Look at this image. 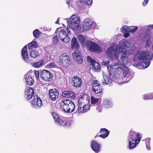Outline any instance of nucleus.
I'll use <instances>...</instances> for the list:
<instances>
[{"mask_svg":"<svg viewBox=\"0 0 153 153\" xmlns=\"http://www.w3.org/2000/svg\"><path fill=\"white\" fill-rule=\"evenodd\" d=\"M59 19H60V18H59V17L57 19V21H58L59 22Z\"/></svg>","mask_w":153,"mask_h":153,"instance_id":"obj_55","label":"nucleus"},{"mask_svg":"<svg viewBox=\"0 0 153 153\" xmlns=\"http://www.w3.org/2000/svg\"><path fill=\"white\" fill-rule=\"evenodd\" d=\"M67 31L68 33H69V34L70 33V30L68 29V27H67Z\"/></svg>","mask_w":153,"mask_h":153,"instance_id":"obj_52","label":"nucleus"},{"mask_svg":"<svg viewBox=\"0 0 153 153\" xmlns=\"http://www.w3.org/2000/svg\"><path fill=\"white\" fill-rule=\"evenodd\" d=\"M109 61L108 60H103L102 62V65H106L109 63Z\"/></svg>","mask_w":153,"mask_h":153,"instance_id":"obj_45","label":"nucleus"},{"mask_svg":"<svg viewBox=\"0 0 153 153\" xmlns=\"http://www.w3.org/2000/svg\"><path fill=\"white\" fill-rule=\"evenodd\" d=\"M41 33V32L39 31L37 29H36L33 32V35L36 38H38Z\"/></svg>","mask_w":153,"mask_h":153,"instance_id":"obj_34","label":"nucleus"},{"mask_svg":"<svg viewBox=\"0 0 153 153\" xmlns=\"http://www.w3.org/2000/svg\"><path fill=\"white\" fill-rule=\"evenodd\" d=\"M71 0H66L67 3L69 5V6H72V4L71 3Z\"/></svg>","mask_w":153,"mask_h":153,"instance_id":"obj_47","label":"nucleus"},{"mask_svg":"<svg viewBox=\"0 0 153 153\" xmlns=\"http://www.w3.org/2000/svg\"><path fill=\"white\" fill-rule=\"evenodd\" d=\"M92 0H79L77 2V5L80 7L82 5L83 3H85L89 5L92 3Z\"/></svg>","mask_w":153,"mask_h":153,"instance_id":"obj_25","label":"nucleus"},{"mask_svg":"<svg viewBox=\"0 0 153 153\" xmlns=\"http://www.w3.org/2000/svg\"><path fill=\"white\" fill-rule=\"evenodd\" d=\"M40 77L45 81H50L53 77V74L48 71L44 70L41 72Z\"/></svg>","mask_w":153,"mask_h":153,"instance_id":"obj_10","label":"nucleus"},{"mask_svg":"<svg viewBox=\"0 0 153 153\" xmlns=\"http://www.w3.org/2000/svg\"><path fill=\"white\" fill-rule=\"evenodd\" d=\"M49 96L52 100H55L58 98L59 93L57 90L55 89H51L49 91Z\"/></svg>","mask_w":153,"mask_h":153,"instance_id":"obj_19","label":"nucleus"},{"mask_svg":"<svg viewBox=\"0 0 153 153\" xmlns=\"http://www.w3.org/2000/svg\"><path fill=\"white\" fill-rule=\"evenodd\" d=\"M89 97L85 94L81 95L79 98L78 101L79 104L85 105H89Z\"/></svg>","mask_w":153,"mask_h":153,"instance_id":"obj_11","label":"nucleus"},{"mask_svg":"<svg viewBox=\"0 0 153 153\" xmlns=\"http://www.w3.org/2000/svg\"><path fill=\"white\" fill-rule=\"evenodd\" d=\"M100 86L99 84L98 83V82L97 80H94L92 84V88L94 87H97Z\"/></svg>","mask_w":153,"mask_h":153,"instance_id":"obj_40","label":"nucleus"},{"mask_svg":"<svg viewBox=\"0 0 153 153\" xmlns=\"http://www.w3.org/2000/svg\"><path fill=\"white\" fill-rule=\"evenodd\" d=\"M148 95H150V98H149V99H153V93H149L148 94Z\"/></svg>","mask_w":153,"mask_h":153,"instance_id":"obj_50","label":"nucleus"},{"mask_svg":"<svg viewBox=\"0 0 153 153\" xmlns=\"http://www.w3.org/2000/svg\"><path fill=\"white\" fill-rule=\"evenodd\" d=\"M129 34L128 33H125L123 34V36L124 37L127 38L129 36Z\"/></svg>","mask_w":153,"mask_h":153,"instance_id":"obj_49","label":"nucleus"},{"mask_svg":"<svg viewBox=\"0 0 153 153\" xmlns=\"http://www.w3.org/2000/svg\"><path fill=\"white\" fill-rule=\"evenodd\" d=\"M91 147L94 151L96 153H98L100 150L101 145L95 140H93L91 142Z\"/></svg>","mask_w":153,"mask_h":153,"instance_id":"obj_20","label":"nucleus"},{"mask_svg":"<svg viewBox=\"0 0 153 153\" xmlns=\"http://www.w3.org/2000/svg\"><path fill=\"white\" fill-rule=\"evenodd\" d=\"M138 27L136 26H132L129 27V32H135L137 29Z\"/></svg>","mask_w":153,"mask_h":153,"instance_id":"obj_37","label":"nucleus"},{"mask_svg":"<svg viewBox=\"0 0 153 153\" xmlns=\"http://www.w3.org/2000/svg\"><path fill=\"white\" fill-rule=\"evenodd\" d=\"M58 42V38L57 36H54L53 39V43L56 44Z\"/></svg>","mask_w":153,"mask_h":153,"instance_id":"obj_41","label":"nucleus"},{"mask_svg":"<svg viewBox=\"0 0 153 153\" xmlns=\"http://www.w3.org/2000/svg\"><path fill=\"white\" fill-rule=\"evenodd\" d=\"M86 47L89 51L96 53H100L102 51V48L95 42L90 40L87 41Z\"/></svg>","mask_w":153,"mask_h":153,"instance_id":"obj_7","label":"nucleus"},{"mask_svg":"<svg viewBox=\"0 0 153 153\" xmlns=\"http://www.w3.org/2000/svg\"><path fill=\"white\" fill-rule=\"evenodd\" d=\"M44 61L43 59L40 60L39 62H34L32 64V66L36 68H39L42 66L44 64Z\"/></svg>","mask_w":153,"mask_h":153,"instance_id":"obj_28","label":"nucleus"},{"mask_svg":"<svg viewBox=\"0 0 153 153\" xmlns=\"http://www.w3.org/2000/svg\"><path fill=\"white\" fill-rule=\"evenodd\" d=\"M34 74L36 78L38 79L39 78V71H34Z\"/></svg>","mask_w":153,"mask_h":153,"instance_id":"obj_42","label":"nucleus"},{"mask_svg":"<svg viewBox=\"0 0 153 153\" xmlns=\"http://www.w3.org/2000/svg\"><path fill=\"white\" fill-rule=\"evenodd\" d=\"M121 30L122 32L123 33H124L126 32H129V27L126 26H123L121 28Z\"/></svg>","mask_w":153,"mask_h":153,"instance_id":"obj_35","label":"nucleus"},{"mask_svg":"<svg viewBox=\"0 0 153 153\" xmlns=\"http://www.w3.org/2000/svg\"><path fill=\"white\" fill-rule=\"evenodd\" d=\"M62 97L66 98L74 99L75 97L74 93L71 91H64L62 93Z\"/></svg>","mask_w":153,"mask_h":153,"instance_id":"obj_21","label":"nucleus"},{"mask_svg":"<svg viewBox=\"0 0 153 153\" xmlns=\"http://www.w3.org/2000/svg\"><path fill=\"white\" fill-rule=\"evenodd\" d=\"M149 0H144L143 3V6H145L148 3Z\"/></svg>","mask_w":153,"mask_h":153,"instance_id":"obj_46","label":"nucleus"},{"mask_svg":"<svg viewBox=\"0 0 153 153\" xmlns=\"http://www.w3.org/2000/svg\"><path fill=\"white\" fill-rule=\"evenodd\" d=\"M79 45L76 37L73 38L71 42V48L73 49L78 50L79 48Z\"/></svg>","mask_w":153,"mask_h":153,"instance_id":"obj_23","label":"nucleus"},{"mask_svg":"<svg viewBox=\"0 0 153 153\" xmlns=\"http://www.w3.org/2000/svg\"><path fill=\"white\" fill-rule=\"evenodd\" d=\"M150 138H147L144 140H143V141H145L146 142V145H150Z\"/></svg>","mask_w":153,"mask_h":153,"instance_id":"obj_43","label":"nucleus"},{"mask_svg":"<svg viewBox=\"0 0 153 153\" xmlns=\"http://www.w3.org/2000/svg\"><path fill=\"white\" fill-rule=\"evenodd\" d=\"M102 104H99L96 107V110L99 112H101L102 110Z\"/></svg>","mask_w":153,"mask_h":153,"instance_id":"obj_38","label":"nucleus"},{"mask_svg":"<svg viewBox=\"0 0 153 153\" xmlns=\"http://www.w3.org/2000/svg\"><path fill=\"white\" fill-rule=\"evenodd\" d=\"M146 148L147 149L149 150H150L151 149V147L150 146V145H146Z\"/></svg>","mask_w":153,"mask_h":153,"instance_id":"obj_51","label":"nucleus"},{"mask_svg":"<svg viewBox=\"0 0 153 153\" xmlns=\"http://www.w3.org/2000/svg\"><path fill=\"white\" fill-rule=\"evenodd\" d=\"M57 65L55 63L52 62L48 64L45 66V68H56Z\"/></svg>","mask_w":153,"mask_h":153,"instance_id":"obj_33","label":"nucleus"},{"mask_svg":"<svg viewBox=\"0 0 153 153\" xmlns=\"http://www.w3.org/2000/svg\"><path fill=\"white\" fill-rule=\"evenodd\" d=\"M25 91V97L28 100L30 99L34 95V91L32 88H26Z\"/></svg>","mask_w":153,"mask_h":153,"instance_id":"obj_17","label":"nucleus"},{"mask_svg":"<svg viewBox=\"0 0 153 153\" xmlns=\"http://www.w3.org/2000/svg\"><path fill=\"white\" fill-rule=\"evenodd\" d=\"M78 108L77 110L76 111V113L79 114L81 113L85 112L87 111L90 109V105H85L78 104Z\"/></svg>","mask_w":153,"mask_h":153,"instance_id":"obj_18","label":"nucleus"},{"mask_svg":"<svg viewBox=\"0 0 153 153\" xmlns=\"http://www.w3.org/2000/svg\"><path fill=\"white\" fill-rule=\"evenodd\" d=\"M152 27L153 28V25H151V27Z\"/></svg>","mask_w":153,"mask_h":153,"instance_id":"obj_56","label":"nucleus"},{"mask_svg":"<svg viewBox=\"0 0 153 153\" xmlns=\"http://www.w3.org/2000/svg\"><path fill=\"white\" fill-rule=\"evenodd\" d=\"M60 28H58V29H57L56 30V31H55V32L56 33V32H58V30Z\"/></svg>","mask_w":153,"mask_h":153,"instance_id":"obj_53","label":"nucleus"},{"mask_svg":"<svg viewBox=\"0 0 153 153\" xmlns=\"http://www.w3.org/2000/svg\"><path fill=\"white\" fill-rule=\"evenodd\" d=\"M79 40L80 41L81 43L82 44L83 46H86L87 41L85 40V39L84 37L81 34H79L78 36Z\"/></svg>","mask_w":153,"mask_h":153,"instance_id":"obj_27","label":"nucleus"},{"mask_svg":"<svg viewBox=\"0 0 153 153\" xmlns=\"http://www.w3.org/2000/svg\"><path fill=\"white\" fill-rule=\"evenodd\" d=\"M121 79V80H118L117 81L118 82V83L120 84H122L123 83H124L126 82H127V81H123V82H121L120 81H122V80L123 79Z\"/></svg>","mask_w":153,"mask_h":153,"instance_id":"obj_48","label":"nucleus"},{"mask_svg":"<svg viewBox=\"0 0 153 153\" xmlns=\"http://www.w3.org/2000/svg\"><path fill=\"white\" fill-rule=\"evenodd\" d=\"M72 56L77 63L81 64L82 62L83 59L79 50H76L73 53Z\"/></svg>","mask_w":153,"mask_h":153,"instance_id":"obj_16","label":"nucleus"},{"mask_svg":"<svg viewBox=\"0 0 153 153\" xmlns=\"http://www.w3.org/2000/svg\"><path fill=\"white\" fill-rule=\"evenodd\" d=\"M52 114L56 123L57 125L68 126L72 123L71 121L68 119L63 118L60 119L59 116L55 112H52Z\"/></svg>","mask_w":153,"mask_h":153,"instance_id":"obj_6","label":"nucleus"},{"mask_svg":"<svg viewBox=\"0 0 153 153\" xmlns=\"http://www.w3.org/2000/svg\"><path fill=\"white\" fill-rule=\"evenodd\" d=\"M39 55V52L36 50L31 51L30 52V56L31 57L35 58Z\"/></svg>","mask_w":153,"mask_h":153,"instance_id":"obj_30","label":"nucleus"},{"mask_svg":"<svg viewBox=\"0 0 153 153\" xmlns=\"http://www.w3.org/2000/svg\"><path fill=\"white\" fill-rule=\"evenodd\" d=\"M153 56L152 53L147 50L143 51L137 53L134 56L133 58V60L134 62H137L138 61H142V63H140L138 64H137L134 66H142L143 68H147L150 65V62L149 61H144L146 60H150L152 59Z\"/></svg>","mask_w":153,"mask_h":153,"instance_id":"obj_2","label":"nucleus"},{"mask_svg":"<svg viewBox=\"0 0 153 153\" xmlns=\"http://www.w3.org/2000/svg\"><path fill=\"white\" fill-rule=\"evenodd\" d=\"M100 133L101 134L99 136L104 138L108 136L109 134V131L105 128H102L100 130Z\"/></svg>","mask_w":153,"mask_h":153,"instance_id":"obj_24","label":"nucleus"},{"mask_svg":"<svg viewBox=\"0 0 153 153\" xmlns=\"http://www.w3.org/2000/svg\"><path fill=\"white\" fill-rule=\"evenodd\" d=\"M150 95H148V94H144L143 95V98L144 100L149 99V98H150Z\"/></svg>","mask_w":153,"mask_h":153,"instance_id":"obj_44","label":"nucleus"},{"mask_svg":"<svg viewBox=\"0 0 153 153\" xmlns=\"http://www.w3.org/2000/svg\"><path fill=\"white\" fill-rule=\"evenodd\" d=\"M68 26L73 30L79 31L80 26V18L76 15H72L69 19H67Z\"/></svg>","mask_w":153,"mask_h":153,"instance_id":"obj_4","label":"nucleus"},{"mask_svg":"<svg viewBox=\"0 0 153 153\" xmlns=\"http://www.w3.org/2000/svg\"><path fill=\"white\" fill-rule=\"evenodd\" d=\"M38 47V44L36 41H33L28 44V48L31 49L33 48H35Z\"/></svg>","mask_w":153,"mask_h":153,"instance_id":"obj_31","label":"nucleus"},{"mask_svg":"<svg viewBox=\"0 0 153 153\" xmlns=\"http://www.w3.org/2000/svg\"><path fill=\"white\" fill-rule=\"evenodd\" d=\"M141 139V134L139 133L131 131L129 133L128 138V148L130 149L135 148Z\"/></svg>","mask_w":153,"mask_h":153,"instance_id":"obj_3","label":"nucleus"},{"mask_svg":"<svg viewBox=\"0 0 153 153\" xmlns=\"http://www.w3.org/2000/svg\"><path fill=\"white\" fill-rule=\"evenodd\" d=\"M82 82L81 78L77 76H74L71 79V83L74 87L76 88L80 86Z\"/></svg>","mask_w":153,"mask_h":153,"instance_id":"obj_15","label":"nucleus"},{"mask_svg":"<svg viewBox=\"0 0 153 153\" xmlns=\"http://www.w3.org/2000/svg\"><path fill=\"white\" fill-rule=\"evenodd\" d=\"M61 108L67 113H71L75 110V106L74 103L69 100H63L61 103Z\"/></svg>","mask_w":153,"mask_h":153,"instance_id":"obj_5","label":"nucleus"},{"mask_svg":"<svg viewBox=\"0 0 153 153\" xmlns=\"http://www.w3.org/2000/svg\"><path fill=\"white\" fill-rule=\"evenodd\" d=\"M88 60L90 61L92 66V68L96 71H100V69L101 66L98 62L94 61V60L91 58L90 56L87 57Z\"/></svg>","mask_w":153,"mask_h":153,"instance_id":"obj_14","label":"nucleus"},{"mask_svg":"<svg viewBox=\"0 0 153 153\" xmlns=\"http://www.w3.org/2000/svg\"><path fill=\"white\" fill-rule=\"evenodd\" d=\"M58 23H59V22L57 21L55 22V23L56 24H58Z\"/></svg>","mask_w":153,"mask_h":153,"instance_id":"obj_54","label":"nucleus"},{"mask_svg":"<svg viewBox=\"0 0 153 153\" xmlns=\"http://www.w3.org/2000/svg\"><path fill=\"white\" fill-rule=\"evenodd\" d=\"M99 100V99L96 98L94 97H91V100L92 104H94L97 103Z\"/></svg>","mask_w":153,"mask_h":153,"instance_id":"obj_36","label":"nucleus"},{"mask_svg":"<svg viewBox=\"0 0 153 153\" xmlns=\"http://www.w3.org/2000/svg\"><path fill=\"white\" fill-rule=\"evenodd\" d=\"M27 49V46H25L22 50L21 56L25 62L27 63H30L31 62V60L29 57Z\"/></svg>","mask_w":153,"mask_h":153,"instance_id":"obj_12","label":"nucleus"},{"mask_svg":"<svg viewBox=\"0 0 153 153\" xmlns=\"http://www.w3.org/2000/svg\"><path fill=\"white\" fill-rule=\"evenodd\" d=\"M60 62L64 66L68 65L70 62V59L69 56L65 53L60 54L59 57Z\"/></svg>","mask_w":153,"mask_h":153,"instance_id":"obj_9","label":"nucleus"},{"mask_svg":"<svg viewBox=\"0 0 153 153\" xmlns=\"http://www.w3.org/2000/svg\"><path fill=\"white\" fill-rule=\"evenodd\" d=\"M58 35L59 37L61 40L63 39L67 36L65 30L63 29L60 30L59 33Z\"/></svg>","mask_w":153,"mask_h":153,"instance_id":"obj_29","label":"nucleus"},{"mask_svg":"<svg viewBox=\"0 0 153 153\" xmlns=\"http://www.w3.org/2000/svg\"><path fill=\"white\" fill-rule=\"evenodd\" d=\"M92 89L95 94L101 93L102 91V88L100 85L92 88Z\"/></svg>","mask_w":153,"mask_h":153,"instance_id":"obj_32","label":"nucleus"},{"mask_svg":"<svg viewBox=\"0 0 153 153\" xmlns=\"http://www.w3.org/2000/svg\"><path fill=\"white\" fill-rule=\"evenodd\" d=\"M135 48L133 44L127 40H124L120 42L117 47L113 46L109 47L106 53L108 57L112 60L117 59V62L113 63L107 66V69L110 72V75L108 76L103 75L104 81L103 85L111 83L113 80L111 76V73H119L122 71L124 78H128L130 75L129 69L125 65L128 60L129 54H132Z\"/></svg>","mask_w":153,"mask_h":153,"instance_id":"obj_1","label":"nucleus"},{"mask_svg":"<svg viewBox=\"0 0 153 153\" xmlns=\"http://www.w3.org/2000/svg\"><path fill=\"white\" fill-rule=\"evenodd\" d=\"M61 40L64 42L67 43L70 41V39L68 37L66 36L64 37V38H63V39H62Z\"/></svg>","mask_w":153,"mask_h":153,"instance_id":"obj_39","label":"nucleus"},{"mask_svg":"<svg viewBox=\"0 0 153 153\" xmlns=\"http://www.w3.org/2000/svg\"><path fill=\"white\" fill-rule=\"evenodd\" d=\"M31 103L33 107L38 108L41 106L42 101L40 98L38 97V96L35 95L33 100L31 101Z\"/></svg>","mask_w":153,"mask_h":153,"instance_id":"obj_13","label":"nucleus"},{"mask_svg":"<svg viewBox=\"0 0 153 153\" xmlns=\"http://www.w3.org/2000/svg\"><path fill=\"white\" fill-rule=\"evenodd\" d=\"M103 104L106 108H110L112 106V103L111 101L108 99H105L104 100Z\"/></svg>","mask_w":153,"mask_h":153,"instance_id":"obj_26","label":"nucleus"},{"mask_svg":"<svg viewBox=\"0 0 153 153\" xmlns=\"http://www.w3.org/2000/svg\"><path fill=\"white\" fill-rule=\"evenodd\" d=\"M94 22L90 19H85L82 22L83 26H80L79 29L80 32H84V31H88L91 29Z\"/></svg>","mask_w":153,"mask_h":153,"instance_id":"obj_8","label":"nucleus"},{"mask_svg":"<svg viewBox=\"0 0 153 153\" xmlns=\"http://www.w3.org/2000/svg\"><path fill=\"white\" fill-rule=\"evenodd\" d=\"M25 80L27 84L31 86L34 83V80L32 77L28 74L25 75Z\"/></svg>","mask_w":153,"mask_h":153,"instance_id":"obj_22","label":"nucleus"}]
</instances>
